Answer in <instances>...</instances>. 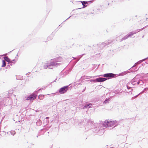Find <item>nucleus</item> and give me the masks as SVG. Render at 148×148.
Here are the masks:
<instances>
[{
  "label": "nucleus",
  "instance_id": "18",
  "mask_svg": "<svg viewBox=\"0 0 148 148\" xmlns=\"http://www.w3.org/2000/svg\"><path fill=\"white\" fill-rule=\"evenodd\" d=\"M143 81L142 80H140V81L138 82L137 83V84H138L141 83L140 85H142V84H143Z\"/></svg>",
  "mask_w": 148,
  "mask_h": 148
},
{
  "label": "nucleus",
  "instance_id": "11",
  "mask_svg": "<svg viewBox=\"0 0 148 148\" xmlns=\"http://www.w3.org/2000/svg\"><path fill=\"white\" fill-rule=\"evenodd\" d=\"M81 3L83 5V8H84L85 7H86L87 6V5H86V4L87 3V2L83 1H81Z\"/></svg>",
  "mask_w": 148,
  "mask_h": 148
},
{
  "label": "nucleus",
  "instance_id": "3",
  "mask_svg": "<svg viewBox=\"0 0 148 148\" xmlns=\"http://www.w3.org/2000/svg\"><path fill=\"white\" fill-rule=\"evenodd\" d=\"M37 95L35 93L27 96V97H25V99L30 101H33L35 99L37 96Z\"/></svg>",
  "mask_w": 148,
  "mask_h": 148
},
{
  "label": "nucleus",
  "instance_id": "5",
  "mask_svg": "<svg viewBox=\"0 0 148 148\" xmlns=\"http://www.w3.org/2000/svg\"><path fill=\"white\" fill-rule=\"evenodd\" d=\"M136 32L135 31H133L132 32H130L128 35L125 36L122 39V40H126L130 37H131L133 35L136 34Z\"/></svg>",
  "mask_w": 148,
  "mask_h": 148
},
{
  "label": "nucleus",
  "instance_id": "10",
  "mask_svg": "<svg viewBox=\"0 0 148 148\" xmlns=\"http://www.w3.org/2000/svg\"><path fill=\"white\" fill-rule=\"evenodd\" d=\"M5 60L8 62L12 63V61H10V59L8 57H5L4 58Z\"/></svg>",
  "mask_w": 148,
  "mask_h": 148
},
{
  "label": "nucleus",
  "instance_id": "25",
  "mask_svg": "<svg viewBox=\"0 0 148 148\" xmlns=\"http://www.w3.org/2000/svg\"><path fill=\"white\" fill-rule=\"evenodd\" d=\"M46 118L48 119V117H46Z\"/></svg>",
  "mask_w": 148,
  "mask_h": 148
},
{
  "label": "nucleus",
  "instance_id": "4",
  "mask_svg": "<svg viewBox=\"0 0 148 148\" xmlns=\"http://www.w3.org/2000/svg\"><path fill=\"white\" fill-rule=\"evenodd\" d=\"M68 89V86H65L60 89L59 92L60 94H64L66 92Z\"/></svg>",
  "mask_w": 148,
  "mask_h": 148
},
{
  "label": "nucleus",
  "instance_id": "9",
  "mask_svg": "<svg viewBox=\"0 0 148 148\" xmlns=\"http://www.w3.org/2000/svg\"><path fill=\"white\" fill-rule=\"evenodd\" d=\"M92 106V104L91 103H89L86 104L84 106L83 108H90Z\"/></svg>",
  "mask_w": 148,
  "mask_h": 148
},
{
  "label": "nucleus",
  "instance_id": "12",
  "mask_svg": "<svg viewBox=\"0 0 148 148\" xmlns=\"http://www.w3.org/2000/svg\"><path fill=\"white\" fill-rule=\"evenodd\" d=\"M108 44L109 42H104L101 44V45L102 47H104L105 46L108 45Z\"/></svg>",
  "mask_w": 148,
  "mask_h": 148
},
{
  "label": "nucleus",
  "instance_id": "21",
  "mask_svg": "<svg viewBox=\"0 0 148 148\" xmlns=\"http://www.w3.org/2000/svg\"><path fill=\"white\" fill-rule=\"evenodd\" d=\"M15 61V60L14 59V60H12L11 61H12L13 62V61Z\"/></svg>",
  "mask_w": 148,
  "mask_h": 148
},
{
  "label": "nucleus",
  "instance_id": "24",
  "mask_svg": "<svg viewBox=\"0 0 148 148\" xmlns=\"http://www.w3.org/2000/svg\"><path fill=\"white\" fill-rule=\"evenodd\" d=\"M70 17H69V18H68V19H69V18Z\"/></svg>",
  "mask_w": 148,
  "mask_h": 148
},
{
  "label": "nucleus",
  "instance_id": "14",
  "mask_svg": "<svg viewBox=\"0 0 148 148\" xmlns=\"http://www.w3.org/2000/svg\"><path fill=\"white\" fill-rule=\"evenodd\" d=\"M5 66H6V62H5V61L4 60H2V64L1 66V67H4Z\"/></svg>",
  "mask_w": 148,
  "mask_h": 148
},
{
  "label": "nucleus",
  "instance_id": "2",
  "mask_svg": "<svg viewBox=\"0 0 148 148\" xmlns=\"http://www.w3.org/2000/svg\"><path fill=\"white\" fill-rule=\"evenodd\" d=\"M118 123L117 121L116 120L111 121L108 119L104 121L103 123V127L108 128L113 126L115 127L118 125Z\"/></svg>",
  "mask_w": 148,
  "mask_h": 148
},
{
  "label": "nucleus",
  "instance_id": "19",
  "mask_svg": "<svg viewBox=\"0 0 148 148\" xmlns=\"http://www.w3.org/2000/svg\"><path fill=\"white\" fill-rule=\"evenodd\" d=\"M137 64L136 63H135L134 64V65L132 66V67H135V66H136L137 65Z\"/></svg>",
  "mask_w": 148,
  "mask_h": 148
},
{
  "label": "nucleus",
  "instance_id": "15",
  "mask_svg": "<svg viewBox=\"0 0 148 148\" xmlns=\"http://www.w3.org/2000/svg\"><path fill=\"white\" fill-rule=\"evenodd\" d=\"M146 59V58H145L142 60H140V61H138V62H137L136 63L137 64H139L140 63H141V62H142L145 61Z\"/></svg>",
  "mask_w": 148,
  "mask_h": 148
},
{
  "label": "nucleus",
  "instance_id": "8",
  "mask_svg": "<svg viewBox=\"0 0 148 148\" xmlns=\"http://www.w3.org/2000/svg\"><path fill=\"white\" fill-rule=\"evenodd\" d=\"M114 75V74L113 73H107L103 75L104 77H112Z\"/></svg>",
  "mask_w": 148,
  "mask_h": 148
},
{
  "label": "nucleus",
  "instance_id": "13",
  "mask_svg": "<svg viewBox=\"0 0 148 148\" xmlns=\"http://www.w3.org/2000/svg\"><path fill=\"white\" fill-rule=\"evenodd\" d=\"M110 101L109 99H107L106 98L105 100V101H104V103H109V101Z\"/></svg>",
  "mask_w": 148,
  "mask_h": 148
},
{
  "label": "nucleus",
  "instance_id": "22",
  "mask_svg": "<svg viewBox=\"0 0 148 148\" xmlns=\"http://www.w3.org/2000/svg\"><path fill=\"white\" fill-rule=\"evenodd\" d=\"M127 88L128 89H129V88H128L129 87L128 86H127Z\"/></svg>",
  "mask_w": 148,
  "mask_h": 148
},
{
  "label": "nucleus",
  "instance_id": "1",
  "mask_svg": "<svg viewBox=\"0 0 148 148\" xmlns=\"http://www.w3.org/2000/svg\"><path fill=\"white\" fill-rule=\"evenodd\" d=\"M62 59L61 57H59L55 59L47 61L43 65L45 69H53V68L58 66L60 62L62 61Z\"/></svg>",
  "mask_w": 148,
  "mask_h": 148
},
{
  "label": "nucleus",
  "instance_id": "7",
  "mask_svg": "<svg viewBox=\"0 0 148 148\" xmlns=\"http://www.w3.org/2000/svg\"><path fill=\"white\" fill-rule=\"evenodd\" d=\"M88 122L86 125V127L88 128H92V127H93L94 124L93 122L89 120Z\"/></svg>",
  "mask_w": 148,
  "mask_h": 148
},
{
  "label": "nucleus",
  "instance_id": "17",
  "mask_svg": "<svg viewBox=\"0 0 148 148\" xmlns=\"http://www.w3.org/2000/svg\"><path fill=\"white\" fill-rule=\"evenodd\" d=\"M10 133L12 135H14L15 134V132L14 131H10Z\"/></svg>",
  "mask_w": 148,
  "mask_h": 148
},
{
  "label": "nucleus",
  "instance_id": "20",
  "mask_svg": "<svg viewBox=\"0 0 148 148\" xmlns=\"http://www.w3.org/2000/svg\"><path fill=\"white\" fill-rule=\"evenodd\" d=\"M6 54H4L3 55H1V56H5L6 55Z\"/></svg>",
  "mask_w": 148,
  "mask_h": 148
},
{
  "label": "nucleus",
  "instance_id": "23",
  "mask_svg": "<svg viewBox=\"0 0 148 148\" xmlns=\"http://www.w3.org/2000/svg\"><path fill=\"white\" fill-rule=\"evenodd\" d=\"M1 55H0V58H1Z\"/></svg>",
  "mask_w": 148,
  "mask_h": 148
},
{
  "label": "nucleus",
  "instance_id": "6",
  "mask_svg": "<svg viewBox=\"0 0 148 148\" xmlns=\"http://www.w3.org/2000/svg\"><path fill=\"white\" fill-rule=\"evenodd\" d=\"M106 80V79L105 78L99 77V78H97V79H95V80H92V81L94 82H103L104 81H105Z\"/></svg>",
  "mask_w": 148,
  "mask_h": 148
},
{
  "label": "nucleus",
  "instance_id": "16",
  "mask_svg": "<svg viewBox=\"0 0 148 148\" xmlns=\"http://www.w3.org/2000/svg\"><path fill=\"white\" fill-rule=\"evenodd\" d=\"M44 97V95H40L38 96V98L40 99H43Z\"/></svg>",
  "mask_w": 148,
  "mask_h": 148
}]
</instances>
